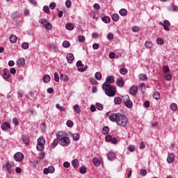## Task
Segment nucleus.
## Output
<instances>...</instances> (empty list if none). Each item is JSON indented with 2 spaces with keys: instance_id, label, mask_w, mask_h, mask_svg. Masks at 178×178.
I'll return each mask as SVG.
<instances>
[{
  "instance_id": "nucleus-36",
  "label": "nucleus",
  "mask_w": 178,
  "mask_h": 178,
  "mask_svg": "<svg viewBox=\"0 0 178 178\" xmlns=\"http://www.w3.org/2000/svg\"><path fill=\"white\" fill-rule=\"evenodd\" d=\"M109 133V127H104L102 129V134L104 136H106Z\"/></svg>"
},
{
  "instance_id": "nucleus-26",
  "label": "nucleus",
  "mask_w": 178,
  "mask_h": 178,
  "mask_svg": "<svg viewBox=\"0 0 178 178\" xmlns=\"http://www.w3.org/2000/svg\"><path fill=\"white\" fill-rule=\"evenodd\" d=\"M111 18L113 22H118L119 21V15L115 13L111 15Z\"/></svg>"
},
{
  "instance_id": "nucleus-15",
  "label": "nucleus",
  "mask_w": 178,
  "mask_h": 178,
  "mask_svg": "<svg viewBox=\"0 0 178 178\" xmlns=\"http://www.w3.org/2000/svg\"><path fill=\"white\" fill-rule=\"evenodd\" d=\"M9 77H10V73H9V70L5 68L3 70V78L4 79V80H8Z\"/></svg>"
},
{
  "instance_id": "nucleus-14",
  "label": "nucleus",
  "mask_w": 178,
  "mask_h": 178,
  "mask_svg": "<svg viewBox=\"0 0 178 178\" xmlns=\"http://www.w3.org/2000/svg\"><path fill=\"white\" fill-rule=\"evenodd\" d=\"M138 91V89L137 88V86H133L130 88L129 89V92L131 95H136V94H137Z\"/></svg>"
},
{
  "instance_id": "nucleus-34",
  "label": "nucleus",
  "mask_w": 178,
  "mask_h": 178,
  "mask_svg": "<svg viewBox=\"0 0 178 178\" xmlns=\"http://www.w3.org/2000/svg\"><path fill=\"white\" fill-rule=\"evenodd\" d=\"M95 77L97 80H101L102 79V74L99 72H97L95 73Z\"/></svg>"
},
{
  "instance_id": "nucleus-58",
  "label": "nucleus",
  "mask_w": 178,
  "mask_h": 178,
  "mask_svg": "<svg viewBox=\"0 0 178 178\" xmlns=\"http://www.w3.org/2000/svg\"><path fill=\"white\" fill-rule=\"evenodd\" d=\"M65 6L67 8H70V6H72V1H70V0H67L65 1Z\"/></svg>"
},
{
  "instance_id": "nucleus-37",
  "label": "nucleus",
  "mask_w": 178,
  "mask_h": 178,
  "mask_svg": "<svg viewBox=\"0 0 178 178\" xmlns=\"http://www.w3.org/2000/svg\"><path fill=\"white\" fill-rule=\"evenodd\" d=\"M58 144H59V139H54L53 144L51 146V148H55V147H56V145H58Z\"/></svg>"
},
{
  "instance_id": "nucleus-30",
  "label": "nucleus",
  "mask_w": 178,
  "mask_h": 178,
  "mask_svg": "<svg viewBox=\"0 0 178 178\" xmlns=\"http://www.w3.org/2000/svg\"><path fill=\"white\" fill-rule=\"evenodd\" d=\"M120 15L121 16H127V10L124 9V8H122L120 12H119Z\"/></svg>"
},
{
  "instance_id": "nucleus-62",
  "label": "nucleus",
  "mask_w": 178,
  "mask_h": 178,
  "mask_svg": "<svg viewBox=\"0 0 178 178\" xmlns=\"http://www.w3.org/2000/svg\"><path fill=\"white\" fill-rule=\"evenodd\" d=\"M17 95L22 98L23 95H24V92L23 90H19L17 92Z\"/></svg>"
},
{
  "instance_id": "nucleus-20",
  "label": "nucleus",
  "mask_w": 178,
  "mask_h": 178,
  "mask_svg": "<svg viewBox=\"0 0 178 178\" xmlns=\"http://www.w3.org/2000/svg\"><path fill=\"white\" fill-rule=\"evenodd\" d=\"M60 80H62L63 81H69V76L66 74H61L60 75Z\"/></svg>"
},
{
  "instance_id": "nucleus-29",
  "label": "nucleus",
  "mask_w": 178,
  "mask_h": 178,
  "mask_svg": "<svg viewBox=\"0 0 178 178\" xmlns=\"http://www.w3.org/2000/svg\"><path fill=\"white\" fill-rule=\"evenodd\" d=\"M6 168L8 173H10V175L12 174V172H13V170H12V165L9 163H7L6 164Z\"/></svg>"
},
{
  "instance_id": "nucleus-9",
  "label": "nucleus",
  "mask_w": 178,
  "mask_h": 178,
  "mask_svg": "<svg viewBox=\"0 0 178 178\" xmlns=\"http://www.w3.org/2000/svg\"><path fill=\"white\" fill-rule=\"evenodd\" d=\"M55 172V168L54 166H49L48 168L43 170L44 175H48V173H54Z\"/></svg>"
},
{
  "instance_id": "nucleus-41",
  "label": "nucleus",
  "mask_w": 178,
  "mask_h": 178,
  "mask_svg": "<svg viewBox=\"0 0 178 178\" xmlns=\"http://www.w3.org/2000/svg\"><path fill=\"white\" fill-rule=\"evenodd\" d=\"M96 108L98 109V111H102L104 109V106L101 103H96Z\"/></svg>"
},
{
  "instance_id": "nucleus-24",
  "label": "nucleus",
  "mask_w": 178,
  "mask_h": 178,
  "mask_svg": "<svg viewBox=\"0 0 178 178\" xmlns=\"http://www.w3.org/2000/svg\"><path fill=\"white\" fill-rule=\"evenodd\" d=\"M138 79L141 81H144V80H147L148 79V76H147V74H140L138 76Z\"/></svg>"
},
{
  "instance_id": "nucleus-39",
  "label": "nucleus",
  "mask_w": 178,
  "mask_h": 178,
  "mask_svg": "<svg viewBox=\"0 0 178 178\" xmlns=\"http://www.w3.org/2000/svg\"><path fill=\"white\" fill-rule=\"evenodd\" d=\"M145 47L147 49H149L150 48H152V42H151L149 41L145 42Z\"/></svg>"
},
{
  "instance_id": "nucleus-2",
  "label": "nucleus",
  "mask_w": 178,
  "mask_h": 178,
  "mask_svg": "<svg viewBox=\"0 0 178 178\" xmlns=\"http://www.w3.org/2000/svg\"><path fill=\"white\" fill-rule=\"evenodd\" d=\"M102 88L107 97H115L116 95V88L108 83H103Z\"/></svg>"
},
{
  "instance_id": "nucleus-40",
  "label": "nucleus",
  "mask_w": 178,
  "mask_h": 178,
  "mask_svg": "<svg viewBox=\"0 0 178 178\" xmlns=\"http://www.w3.org/2000/svg\"><path fill=\"white\" fill-rule=\"evenodd\" d=\"M56 108L59 109L60 112H65L66 111V108H65L63 106H60L59 104H56Z\"/></svg>"
},
{
  "instance_id": "nucleus-64",
  "label": "nucleus",
  "mask_w": 178,
  "mask_h": 178,
  "mask_svg": "<svg viewBox=\"0 0 178 178\" xmlns=\"http://www.w3.org/2000/svg\"><path fill=\"white\" fill-rule=\"evenodd\" d=\"M63 166L64 168H70V163L67 162V161H65L63 163Z\"/></svg>"
},
{
  "instance_id": "nucleus-33",
  "label": "nucleus",
  "mask_w": 178,
  "mask_h": 178,
  "mask_svg": "<svg viewBox=\"0 0 178 178\" xmlns=\"http://www.w3.org/2000/svg\"><path fill=\"white\" fill-rule=\"evenodd\" d=\"M72 165L74 168H79V160L77 159L72 160Z\"/></svg>"
},
{
  "instance_id": "nucleus-17",
  "label": "nucleus",
  "mask_w": 178,
  "mask_h": 178,
  "mask_svg": "<svg viewBox=\"0 0 178 178\" xmlns=\"http://www.w3.org/2000/svg\"><path fill=\"white\" fill-rule=\"evenodd\" d=\"M175 161V154L169 153L167 157V162L168 163H172Z\"/></svg>"
},
{
  "instance_id": "nucleus-51",
  "label": "nucleus",
  "mask_w": 178,
  "mask_h": 178,
  "mask_svg": "<svg viewBox=\"0 0 178 178\" xmlns=\"http://www.w3.org/2000/svg\"><path fill=\"white\" fill-rule=\"evenodd\" d=\"M22 49H29V43L23 42L22 44Z\"/></svg>"
},
{
  "instance_id": "nucleus-5",
  "label": "nucleus",
  "mask_w": 178,
  "mask_h": 178,
  "mask_svg": "<svg viewBox=\"0 0 178 178\" xmlns=\"http://www.w3.org/2000/svg\"><path fill=\"white\" fill-rule=\"evenodd\" d=\"M14 159L16 162H22L24 159V154L22 152H17L14 154Z\"/></svg>"
},
{
  "instance_id": "nucleus-21",
  "label": "nucleus",
  "mask_w": 178,
  "mask_h": 178,
  "mask_svg": "<svg viewBox=\"0 0 178 178\" xmlns=\"http://www.w3.org/2000/svg\"><path fill=\"white\" fill-rule=\"evenodd\" d=\"M10 42L15 44L17 41V37L15 35H11L9 38Z\"/></svg>"
},
{
  "instance_id": "nucleus-47",
  "label": "nucleus",
  "mask_w": 178,
  "mask_h": 178,
  "mask_svg": "<svg viewBox=\"0 0 178 178\" xmlns=\"http://www.w3.org/2000/svg\"><path fill=\"white\" fill-rule=\"evenodd\" d=\"M127 68H121L120 70V74H123V75H124V74H127Z\"/></svg>"
},
{
  "instance_id": "nucleus-11",
  "label": "nucleus",
  "mask_w": 178,
  "mask_h": 178,
  "mask_svg": "<svg viewBox=\"0 0 178 178\" xmlns=\"http://www.w3.org/2000/svg\"><path fill=\"white\" fill-rule=\"evenodd\" d=\"M107 158L108 161H115L116 159V154L113 152H109L107 154Z\"/></svg>"
},
{
  "instance_id": "nucleus-52",
  "label": "nucleus",
  "mask_w": 178,
  "mask_h": 178,
  "mask_svg": "<svg viewBox=\"0 0 178 178\" xmlns=\"http://www.w3.org/2000/svg\"><path fill=\"white\" fill-rule=\"evenodd\" d=\"M154 99H159L161 98V94H159V92H156L154 95Z\"/></svg>"
},
{
  "instance_id": "nucleus-31",
  "label": "nucleus",
  "mask_w": 178,
  "mask_h": 178,
  "mask_svg": "<svg viewBox=\"0 0 178 178\" xmlns=\"http://www.w3.org/2000/svg\"><path fill=\"white\" fill-rule=\"evenodd\" d=\"M19 17H20V15L17 12H15L12 15L13 20H17V19H19Z\"/></svg>"
},
{
  "instance_id": "nucleus-46",
  "label": "nucleus",
  "mask_w": 178,
  "mask_h": 178,
  "mask_svg": "<svg viewBox=\"0 0 178 178\" xmlns=\"http://www.w3.org/2000/svg\"><path fill=\"white\" fill-rule=\"evenodd\" d=\"M156 43L159 44V45H163V39L161 38H158L156 39Z\"/></svg>"
},
{
  "instance_id": "nucleus-4",
  "label": "nucleus",
  "mask_w": 178,
  "mask_h": 178,
  "mask_svg": "<svg viewBox=\"0 0 178 178\" xmlns=\"http://www.w3.org/2000/svg\"><path fill=\"white\" fill-rule=\"evenodd\" d=\"M60 145H62V147H67L69 144H70V139L69 137L65 136V138H63L60 140H59Z\"/></svg>"
},
{
  "instance_id": "nucleus-45",
  "label": "nucleus",
  "mask_w": 178,
  "mask_h": 178,
  "mask_svg": "<svg viewBox=\"0 0 178 178\" xmlns=\"http://www.w3.org/2000/svg\"><path fill=\"white\" fill-rule=\"evenodd\" d=\"M78 41L79 42H84V41H86V37L83 35H79L78 37Z\"/></svg>"
},
{
  "instance_id": "nucleus-61",
  "label": "nucleus",
  "mask_w": 178,
  "mask_h": 178,
  "mask_svg": "<svg viewBox=\"0 0 178 178\" xmlns=\"http://www.w3.org/2000/svg\"><path fill=\"white\" fill-rule=\"evenodd\" d=\"M116 56V54L114 52H111L109 54V58L110 59H115V57Z\"/></svg>"
},
{
  "instance_id": "nucleus-53",
  "label": "nucleus",
  "mask_w": 178,
  "mask_h": 178,
  "mask_svg": "<svg viewBox=\"0 0 178 178\" xmlns=\"http://www.w3.org/2000/svg\"><path fill=\"white\" fill-rule=\"evenodd\" d=\"M106 38H107V40H109L110 41H111V40L113 38V33H108Z\"/></svg>"
},
{
  "instance_id": "nucleus-12",
  "label": "nucleus",
  "mask_w": 178,
  "mask_h": 178,
  "mask_svg": "<svg viewBox=\"0 0 178 178\" xmlns=\"http://www.w3.org/2000/svg\"><path fill=\"white\" fill-rule=\"evenodd\" d=\"M115 82V77H113V76H109L106 79V81L104 83L106 84H113V83Z\"/></svg>"
},
{
  "instance_id": "nucleus-23",
  "label": "nucleus",
  "mask_w": 178,
  "mask_h": 178,
  "mask_svg": "<svg viewBox=\"0 0 178 178\" xmlns=\"http://www.w3.org/2000/svg\"><path fill=\"white\" fill-rule=\"evenodd\" d=\"M43 81L44 83H49L51 81V76L48 74H44L43 76Z\"/></svg>"
},
{
  "instance_id": "nucleus-54",
  "label": "nucleus",
  "mask_w": 178,
  "mask_h": 178,
  "mask_svg": "<svg viewBox=\"0 0 178 178\" xmlns=\"http://www.w3.org/2000/svg\"><path fill=\"white\" fill-rule=\"evenodd\" d=\"M105 139L107 143H111L112 141V136L108 135L105 137Z\"/></svg>"
},
{
  "instance_id": "nucleus-25",
  "label": "nucleus",
  "mask_w": 178,
  "mask_h": 178,
  "mask_svg": "<svg viewBox=\"0 0 178 178\" xmlns=\"http://www.w3.org/2000/svg\"><path fill=\"white\" fill-rule=\"evenodd\" d=\"M168 10L170 12H178V6H170L168 7Z\"/></svg>"
},
{
  "instance_id": "nucleus-32",
  "label": "nucleus",
  "mask_w": 178,
  "mask_h": 178,
  "mask_svg": "<svg viewBox=\"0 0 178 178\" xmlns=\"http://www.w3.org/2000/svg\"><path fill=\"white\" fill-rule=\"evenodd\" d=\"M74 111L75 113H80V106L79 104H76L73 106Z\"/></svg>"
},
{
  "instance_id": "nucleus-56",
  "label": "nucleus",
  "mask_w": 178,
  "mask_h": 178,
  "mask_svg": "<svg viewBox=\"0 0 178 178\" xmlns=\"http://www.w3.org/2000/svg\"><path fill=\"white\" fill-rule=\"evenodd\" d=\"M43 12L45 13H49V7H48V6H44L43 7Z\"/></svg>"
},
{
  "instance_id": "nucleus-60",
  "label": "nucleus",
  "mask_w": 178,
  "mask_h": 178,
  "mask_svg": "<svg viewBox=\"0 0 178 178\" xmlns=\"http://www.w3.org/2000/svg\"><path fill=\"white\" fill-rule=\"evenodd\" d=\"M56 7V3H55V2H52L49 5L50 9L54 10V9H55Z\"/></svg>"
},
{
  "instance_id": "nucleus-6",
  "label": "nucleus",
  "mask_w": 178,
  "mask_h": 178,
  "mask_svg": "<svg viewBox=\"0 0 178 178\" xmlns=\"http://www.w3.org/2000/svg\"><path fill=\"white\" fill-rule=\"evenodd\" d=\"M1 130H3V131H10V130H12V127L10 126V123L3 122L1 124Z\"/></svg>"
},
{
  "instance_id": "nucleus-10",
  "label": "nucleus",
  "mask_w": 178,
  "mask_h": 178,
  "mask_svg": "<svg viewBox=\"0 0 178 178\" xmlns=\"http://www.w3.org/2000/svg\"><path fill=\"white\" fill-rule=\"evenodd\" d=\"M66 59L68 63H73V60H74V55L72 53H69L67 54Z\"/></svg>"
},
{
  "instance_id": "nucleus-13",
  "label": "nucleus",
  "mask_w": 178,
  "mask_h": 178,
  "mask_svg": "<svg viewBox=\"0 0 178 178\" xmlns=\"http://www.w3.org/2000/svg\"><path fill=\"white\" fill-rule=\"evenodd\" d=\"M116 83L118 87L122 88L123 86H124V80L122 77L119 76L117 79Z\"/></svg>"
},
{
  "instance_id": "nucleus-18",
  "label": "nucleus",
  "mask_w": 178,
  "mask_h": 178,
  "mask_svg": "<svg viewBox=\"0 0 178 178\" xmlns=\"http://www.w3.org/2000/svg\"><path fill=\"white\" fill-rule=\"evenodd\" d=\"M66 136L63 134V131H58L56 134V138L60 141L62 138H65Z\"/></svg>"
},
{
  "instance_id": "nucleus-28",
  "label": "nucleus",
  "mask_w": 178,
  "mask_h": 178,
  "mask_svg": "<svg viewBox=\"0 0 178 178\" xmlns=\"http://www.w3.org/2000/svg\"><path fill=\"white\" fill-rule=\"evenodd\" d=\"M72 138L74 141H79L80 140V135L77 133L72 134Z\"/></svg>"
},
{
  "instance_id": "nucleus-8",
  "label": "nucleus",
  "mask_w": 178,
  "mask_h": 178,
  "mask_svg": "<svg viewBox=\"0 0 178 178\" xmlns=\"http://www.w3.org/2000/svg\"><path fill=\"white\" fill-rule=\"evenodd\" d=\"M126 101L124 102L125 106L128 108L129 109H131L133 108V102H131V100H130L129 95L125 96Z\"/></svg>"
},
{
  "instance_id": "nucleus-35",
  "label": "nucleus",
  "mask_w": 178,
  "mask_h": 178,
  "mask_svg": "<svg viewBox=\"0 0 178 178\" xmlns=\"http://www.w3.org/2000/svg\"><path fill=\"white\" fill-rule=\"evenodd\" d=\"M102 22H104V23H110L111 22V17L106 16L104 17L103 18H102Z\"/></svg>"
},
{
  "instance_id": "nucleus-19",
  "label": "nucleus",
  "mask_w": 178,
  "mask_h": 178,
  "mask_svg": "<svg viewBox=\"0 0 178 178\" xmlns=\"http://www.w3.org/2000/svg\"><path fill=\"white\" fill-rule=\"evenodd\" d=\"M22 141L26 144V145H29V144H30V138L28 136H22Z\"/></svg>"
},
{
  "instance_id": "nucleus-63",
  "label": "nucleus",
  "mask_w": 178,
  "mask_h": 178,
  "mask_svg": "<svg viewBox=\"0 0 178 178\" xmlns=\"http://www.w3.org/2000/svg\"><path fill=\"white\" fill-rule=\"evenodd\" d=\"M76 67H81V66H83V63L81 62V60H78L76 62Z\"/></svg>"
},
{
  "instance_id": "nucleus-44",
  "label": "nucleus",
  "mask_w": 178,
  "mask_h": 178,
  "mask_svg": "<svg viewBox=\"0 0 178 178\" xmlns=\"http://www.w3.org/2000/svg\"><path fill=\"white\" fill-rule=\"evenodd\" d=\"M63 47L64 48H69V47H70V42H69V41H67V40H65L63 42Z\"/></svg>"
},
{
  "instance_id": "nucleus-7",
  "label": "nucleus",
  "mask_w": 178,
  "mask_h": 178,
  "mask_svg": "<svg viewBox=\"0 0 178 178\" xmlns=\"http://www.w3.org/2000/svg\"><path fill=\"white\" fill-rule=\"evenodd\" d=\"M160 26H163L164 30L166 31H169L170 29L169 27L170 26V22L168 20H165L163 22H159Z\"/></svg>"
},
{
  "instance_id": "nucleus-22",
  "label": "nucleus",
  "mask_w": 178,
  "mask_h": 178,
  "mask_svg": "<svg viewBox=\"0 0 178 178\" xmlns=\"http://www.w3.org/2000/svg\"><path fill=\"white\" fill-rule=\"evenodd\" d=\"M114 104L115 105H120L122 104V98L119 97H116L114 98Z\"/></svg>"
},
{
  "instance_id": "nucleus-49",
  "label": "nucleus",
  "mask_w": 178,
  "mask_h": 178,
  "mask_svg": "<svg viewBox=\"0 0 178 178\" xmlns=\"http://www.w3.org/2000/svg\"><path fill=\"white\" fill-rule=\"evenodd\" d=\"M163 72L164 73H169V72H170V69H169V67L166 66V65H164L163 67Z\"/></svg>"
},
{
  "instance_id": "nucleus-55",
  "label": "nucleus",
  "mask_w": 178,
  "mask_h": 178,
  "mask_svg": "<svg viewBox=\"0 0 178 178\" xmlns=\"http://www.w3.org/2000/svg\"><path fill=\"white\" fill-rule=\"evenodd\" d=\"M54 80L55 81H56V83L59 81V74H58V72L54 73Z\"/></svg>"
},
{
  "instance_id": "nucleus-1",
  "label": "nucleus",
  "mask_w": 178,
  "mask_h": 178,
  "mask_svg": "<svg viewBox=\"0 0 178 178\" xmlns=\"http://www.w3.org/2000/svg\"><path fill=\"white\" fill-rule=\"evenodd\" d=\"M109 120H111V122H115L118 126H120L121 127H126L127 126V123H129L127 117L120 113H112L109 116Z\"/></svg>"
},
{
  "instance_id": "nucleus-59",
  "label": "nucleus",
  "mask_w": 178,
  "mask_h": 178,
  "mask_svg": "<svg viewBox=\"0 0 178 178\" xmlns=\"http://www.w3.org/2000/svg\"><path fill=\"white\" fill-rule=\"evenodd\" d=\"M131 30L134 33H137L140 31V28L138 26H133Z\"/></svg>"
},
{
  "instance_id": "nucleus-16",
  "label": "nucleus",
  "mask_w": 178,
  "mask_h": 178,
  "mask_svg": "<svg viewBox=\"0 0 178 178\" xmlns=\"http://www.w3.org/2000/svg\"><path fill=\"white\" fill-rule=\"evenodd\" d=\"M17 64L19 67L24 66L26 65V60L24 58H20L17 60Z\"/></svg>"
},
{
  "instance_id": "nucleus-27",
  "label": "nucleus",
  "mask_w": 178,
  "mask_h": 178,
  "mask_svg": "<svg viewBox=\"0 0 178 178\" xmlns=\"http://www.w3.org/2000/svg\"><path fill=\"white\" fill-rule=\"evenodd\" d=\"M65 29H67V30L72 31L74 29V25H73V24H70V23L66 24Z\"/></svg>"
},
{
  "instance_id": "nucleus-43",
  "label": "nucleus",
  "mask_w": 178,
  "mask_h": 178,
  "mask_svg": "<svg viewBox=\"0 0 178 178\" xmlns=\"http://www.w3.org/2000/svg\"><path fill=\"white\" fill-rule=\"evenodd\" d=\"M87 172V168L86 166H82L79 168V172L81 173V175H84Z\"/></svg>"
},
{
  "instance_id": "nucleus-42",
  "label": "nucleus",
  "mask_w": 178,
  "mask_h": 178,
  "mask_svg": "<svg viewBox=\"0 0 178 178\" xmlns=\"http://www.w3.org/2000/svg\"><path fill=\"white\" fill-rule=\"evenodd\" d=\"M39 23H40V24H42L44 26V27H45L47 24H48V21H47V19H42L39 21Z\"/></svg>"
},
{
  "instance_id": "nucleus-38",
  "label": "nucleus",
  "mask_w": 178,
  "mask_h": 178,
  "mask_svg": "<svg viewBox=\"0 0 178 178\" xmlns=\"http://www.w3.org/2000/svg\"><path fill=\"white\" fill-rule=\"evenodd\" d=\"M92 162H93L95 166H99V165H101L99 160H98V159H97V158H94L92 159Z\"/></svg>"
},
{
  "instance_id": "nucleus-48",
  "label": "nucleus",
  "mask_w": 178,
  "mask_h": 178,
  "mask_svg": "<svg viewBox=\"0 0 178 178\" xmlns=\"http://www.w3.org/2000/svg\"><path fill=\"white\" fill-rule=\"evenodd\" d=\"M170 109H172V111H176L177 109V104H176V103L171 104Z\"/></svg>"
},
{
  "instance_id": "nucleus-50",
  "label": "nucleus",
  "mask_w": 178,
  "mask_h": 178,
  "mask_svg": "<svg viewBox=\"0 0 178 178\" xmlns=\"http://www.w3.org/2000/svg\"><path fill=\"white\" fill-rule=\"evenodd\" d=\"M44 28L46 29V30H52V24L51 23H47V24L44 26Z\"/></svg>"
},
{
  "instance_id": "nucleus-57",
  "label": "nucleus",
  "mask_w": 178,
  "mask_h": 178,
  "mask_svg": "<svg viewBox=\"0 0 178 178\" xmlns=\"http://www.w3.org/2000/svg\"><path fill=\"white\" fill-rule=\"evenodd\" d=\"M66 124L68 127H73V122L72 120H67Z\"/></svg>"
},
{
  "instance_id": "nucleus-3",
  "label": "nucleus",
  "mask_w": 178,
  "mask_h": 178,
  "mask_svg": "<svg viewBox=\"0 0 178 178\" xmlns=\"http://www.w3.org/2000/svg\"><path fill=\"white\" fill-rule=\"evenodd\" d=\"M44 145H45V138H44V137L42 136H40L38 139V145L36 146L38 151H42V149H44Z\"/></svg>"
}]
</instances>
